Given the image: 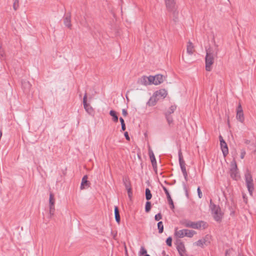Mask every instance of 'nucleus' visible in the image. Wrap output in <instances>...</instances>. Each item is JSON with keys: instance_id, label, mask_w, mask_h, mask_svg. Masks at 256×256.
<instances>
[{"instance_id": "10", "label": "nucleus", "mask_w": 256, "mask_h": 256, "mask_svg": "<svg viewBox=\"0 0 256 256\" xmlns=\"http://www.w3.org/2000/svg\"><path fill=\"white\" fill-rule=\"evenodd\" d=\"M124 184L128 191V195L130 198L132 195V190L130 186V182L128 177H124L122 179Z\"/></svg>"}, {"instance_id": "28", "label": "nucleus", "mask_w": 256, "mask_h": 256, "mask_svg": "<svg viewBox=\"0 0 256 256\" xmlns=\"http://www.w3.org/2000/svg\"><path fill=\"white\" fill-rule=\"evenodd\" d=\"M187 52L189 54H192L194 52V46L192 44L189 42L187 46Z\"/></svg>"}, {"instance_id": "55", "label": "nucleus", "mask_w": 256, "mask_h": 256, "mask_svg": "<svg viewBox=\"0 0 256 256\" xmlns=\"http://www.w3.org/2000/svg\"><path fill=\"white\" fill-rule=\"evenodd\" d=\"M166 256H168V255Z\"/></svg>"}, {"instance_id": "3", "label": "nucleus", "mask_w": 256, "mask_h": 256, "mask_svg": "<svg viewBox=\"0 0 256 256\" xmlns=\"http://www.w3.org/2000/svg\"><path fill=\"white\" fill-rule=\"evenodd\" d=\"M245 181L246 187L250 194L252 196V192L254 190V185L253 184V180L250 172L247 170L244 174Z\"/></svg>"}, {"instance_id": "18", "label": "nucleus", "mask_w": 256, "mask_h": 256, "mask_svg": "<svg viewBox=\"0 0 256 256\" xmlns=\"http://www.w3.org/2000/svg\"><path fill=\"white\" fill-rule=\"evenodd\" d=\"M64 25L69 28H71V16L70 13L68 14L64 18Z\"/></svg>"}, {"instance_id": "20", "label": "nucleus", "mask_w": 256, "mask_h": 256, "mask_svg": "<svg viewBox=\"0 0 256 256\" xmlns=\"http://www.w3.org/2000/svg\"><path fill=\"white\" fill-rule=\"evenodd\" d=\"M155 77V85H158L162 83L164 80V78L162 74H156L154 76Z\"/></svg>"}, {"instance_id": "17", "label": "nucleus", "mask_w": 256, "mask_h": 256, "mask_svg": "<svg viewBox=\"0 0 256 256\" xmlns=\"http://www.w3.org/2000/svg\"><path fill=\"white\" fill-rule=\"evenodd\" d=\"M168 10H172L176 6L175 0H164Z\"/></svg>"}, {"instance_id": "48", "label": "nucleus", "mask_w": 256, "mask_h": 256, "mask_svg": "<svg viewBox=\"0 0 256 256\" xmlns=\"http://www.w3.org/2000/svg\"><path fill=\"white\" fill-rule=\"evenodd\" d=\"M225 256H230L228 250H226L225 253Z\"/></svg>"}, {"instance_id": "46", "label": "nucleus", "mask_w": 256, "mask_h": 256, "mask_svg": "<svg viewBox=\"0 0 256 256\" xmlns=\"http://www.w3.org/2000/svg\"><path fill=\"white\" fill-rule=\"evenodd\" d=\"M182 174H183V176H184V179H185L186 181L187 182L188 180V173H187V172L183 173Z\"/></svg>"}, {"instance_id": "45", "label": "nucleus", "mask_w": 256, "mask_h": 256, "mask_svg": "<svg viewBox=\"0 0 256 256\" xmlns=\"http://www.w3.org/2000/svg\"><path fill=\"white\" fill-rule=\"evenodd\" d=\"M124 136H125L127 140H130V137H129L128 134V132H125L124 133Z\"/></svg>"}, {"instance_id": "11", "label": "nucleus", "mask_w": 256, "mask_h": 256, "mask_svg": "<svg viewBox=\"0 0 256 256\" xmlns=\"http://www.w3.org/2000/svg\"><path fill=\"white\" fill-rule=\"evenodd\" d=\"M154 94L159 100L160 99H164L165 98L166 96L168 93L165 89H160L159 90H157L154 92Z\"/></svg>"}, {"instance_id": "35", "label": "nucleus", "mask_w": 256, "mask_h": 256, "mask_svg": "<svg viewBox=\"0 0 256 256\" xmlns=\"http://www.w3.org/2000/svg\"><path fill=\"white\" fill-rule=\"evenodd\" d=\"M158 232L161 234L164 231V225L162 222H159L158 223Z\"/></svg>"}, {"instance_id": "29", "label": "nucleus", "mask_w": 256, "mask_h": 256, "mask_svg": "<svg viewBox=\"0 0 256 256\" xmlns=\"http://www.w3.org/2000/svg\"><path fill=\"white\" fill-rule=\"evenodd\" d=\"M185 236H188V238H192L194 236V235L196 234V232L193 230L185 229Z\"/></svg>"}, {"instance_id": "8", "label": "nucleus", "mask_w": 256, "mask_h": 256, "mask_svg": "<svg viewBox=\"0 0 256 256\" xmlns=\"http://www.w3.org/2000/svg\"><path fill=\"white\" fill-rule=\"evenodd\" d=\"M236 118L240 122L243 123L244 120L243 110L240 104H239L236 109Z\"/></svg>"}, {"instance_id": "32", "label": "nucleus", "mask_w": 256, "mask_h": 256, "mask_svg": "<svg viewBox=\"0 0 256 256\" xmlns=\"http://www.w3.org/2000/svg\"><path fill=\"white\" fill-rule=\"evenodd\" d=\"M176 106L175 105L172 106L166 112L165 114L170 115V114H172L176 109Z\"/></svg>"}, {"instance_id": "31", "label": "nucleus", "mask_w": 256, "mask_h": 256, "mask_svg": "<svg viewBox=\"0 0 256 256\" xmlns=\"http://www.w3.org/2000/svg\"><path fill=\"white\" fill-rule=\"evenodd\" d=\"M152 198V194L148 188L146 189V198L147 200H150Z\"/></svg>"}, {"instance_id": "12", "label": "nucleus", "mask_w": 256, "mask_h": 256, "mask_svg": "<svg viewBox=\"0 0 256 256\" xmlns=\"http://www.w3.org/2000/svg\"><path fill=\"white\" fill-rule=\"evenodd\" d=\"M178 160L182 172L183 173L186 172V164L183 159V156L180 151L178 152Z\"/></svg>"}, {"instance_id": "30", "label": "nucleus", "mask_w": 256, "mask_h": 256, "mask_svg": "<svg viewBox=\"0 0 256 256\" xmlns=\"http://www.w3.org/2000/svg\"><path fill=\"white\" fill-rule=\"evenodd\" d=\"M205 224H206V223L202 221H200V222H194V228L198 229V228H200L202 226H203L204 228Z\"/></svg>"}, {"instance_id": "19", "label": "nucleus", "mask_w": 256, "mask_h": 256, "mask_svg": "<svg viewBox=\"0 0 256 256\" xmlns=\"http://www.w3.org/2000/svg\"><path fill=\"white\" fill-rule=\"evenodd\" d=\"M158 100L156 96L154 94H153L152 96L150 98L148 101L147 102L146 104L148 106H154L156 104Z\"/></svg>"}, {"instance_id": "24", "label": "nucleus", "mask_w": 256, "mask_h": 256, "mask_svg": "<svg viewBox=\"0 0 256 256\" xmlns=\"http://www.w3.org/2000/svg\"><path fill=\"white\" fill-rule=\"evenodd\" d=\"M168 10L172 12L174 21L176 22L178 20V12L176 10V6H174L173 10Z\"/></svg>"}, {"instance_id": "15", "label": "nucleus", "mask_w": 256, "mask_h": 256, "mask_svg": "<svg viewBox=\"0 0 256 256\" xmlns=\"http://www.w3.org/2000/svg\"><path fill=\"white\" fill-rule=\"evenodd\" d=\"M22 86L26 93L29 92L32 86L30 82L26 80H22Z\"/></svg>"}, {"instance_id": "47", "label": "nucleus", "mask_w": 256, "mask_h": 256, "mask_svg": "<svg viewBox=\"0 0 256 256\" xmlns=\"http://www.w3.org/2000/svg\"><path fill=\"white\" fill-rule=\"evenodd\" d=\"M184 190L186 192V195L188 196V190H187V188H186V186L185 184H184Z\"/></svg>"}, {"instance_id": "14", "label": "nucleus", "mask_w": 256, "mask_h": 256, "mask_svg": "<svg viewBox=\"0 0 256 256\" xmlns=\"http://www.w3.org/2000/svg\"><path fill=\"white\" fill-rule=\"evenodd\" d=\"M148 154L152 167L154 169L156 170V161L154 154L150 148H149L148 149Z\"/></svg>"}, {"instance_id": "37", "label": "nucleus", "mask_w": 256, "mask_h": 256, "mask_svg": "<svg viewBox=\"0 0 256 256\" xmlns=\"http://www.w3.org/2000/svg\"><path fill=\"white\" fill-rule=\"evenodd\" d=\"M165 116H166V118L167 120L168 124L170 125L172 123L173 120H172V118L170 116V115H168V114H165Z\"/></svg>"}, {"instance_id": "52", "label": "nucleus", "mask_w": 256, "mask_h": 256, "mask_svg": "<svg viewBox=\"0 0 256 256\" xmlns=\"http://www.w3.org/2000/svg\"><path fill=\"white\" fill-rule=\"evenodd\" d=\"M162 254H165V252H164V251H163Z\"/></svg>"}, {"instance_id": "38", "label": "nucleus", "mask_w": 256, "mask_h": 256, "mask_svg": "<svg viewBox=\"0 0 256 256\" xmlns=\"http://www.w3.org/2000/svg\"><path fill=\"white\" fill-rule=\"evenodd\" d=\"M166 244L169 246H171L172 245V238L170 236H169L168 238L166 240Z\"/></svg>"}, {"instance_id": "53", "label": "nucleus", "mask_w": 256, "mask_h": 256, "mask_svg": "<svg viewBox=\"0 0 256 256\" xmlns=\"http://www.w3.org/2000/svg\"><path fill=\"white\" fill-rule=\"evenodd\" d=\"M1 47V46L0 45V48Z\"/></svg>"}, {"instance_id": "39", "label": "nucleus", "mask_w": 256, "mask_h": 256, "mask_svg": "<svg viewBox=\"0 0 256 256\" xmlns=\"http://www.w3.org/2000/svg\"><path fill=\"white\" fill-rule=\"evenodd\" d=\"M147 253L146 250L142 246L139 252L140 255H146Z\"/></svg>"}, {"instance_id": "50", "label": "nucleus", "mask_w": 256, "mask_h": 256, "mask_svg": "<svg viewBox=\"0 0 256 256\" xmlns=\"http://www.w3.org/2000/svg\"><path fill=\"white\" fill-rule=\"evenodd\" d=\"M250 142V141L248 140H246L245 143L246 144H248Z\"/></svg>"}, {"instance_id": "44", "label": "nucleus", "mask_w": 256, "mask_h": 256, "mask_svg": "<svg viewBox=\"0 0 256 256\" xmlns=\"http://www.w3.org/2000/svg\"><path fill=\"white\" fill-rule=\"evenodd\" d=\"M122 115L124 116H126L128 115V112H127V110L126 109H122Z\"/></svg>"}, {"instance_id": "54", "label": "nucleus", "mask_w": 256, "mask_h": 256, "mask_svg": "<svg viewBox=\"0 0 256 256\" xmlns=\"http://www.w3.org/2000/svg\"><path fill=\"white\" fill-rule=\"evenodd\" d=\"M16 1H17V2H18V0H16Z\"/></svg>"}, {"instance_id": "49", "label": "nucleus", "mask_w": 256, "mask_h": 256, "mask_svg": "<svg viewBox=\"0 0 256 256\" xmlns=\"http://www.w3.org/2000/svg\"><path fill=\"white\" fill-rule=\"evenodd\" d=\"M219 138H220V141L221 140H224L222 137V136H219Z\"/></svg>"}, {"instance_id": "36", "label": "nucleus", "mask_w": 256, "mask_h": 256, "mask_svg": "<svg viewBox=\"0 0 256 256\" xmlns=\"http://www.w3.org/2000/svg\"><path fill=\"white\" fill-rule=\"evenodd\" d=\"M120 120L121 126H122V130L124 131L126 129V124L124 123V120L122 117H120Z\"/></svg>"}, {"instance_id": "27", "label": "nucleus", "mask_w": 256, "mask_h": 256, "mask_svg": "<svg viewBox=\"0 0 256 256\" xmlns=\"http://www.w3.org/2000/svg\"><path fill=\"white\" fill-rule=\"evenodd\" d=\"M110 114L112 117V120L114 122H118V118L116 111L111 110L110 112Z\"/></svg>"}, {"instance_id": "34", "label": "nucleus", "mask_w": 256, "mask_h": 256, "mask_svg": "<svg viewBox=\"0 0 256 256\" xmlns=\"http://www.w3.org/2000/svg\"><path fill=\"white\" fill-rule=\"evenodd\" d=\"M148 84H155V77L154 76H147Z\"/></svg>"}, {"instance_id": "21", "label": "nucleus", "mask_w": 256, "mask_h": 256, "mask_svg": "<svg viewBox=\"0 0 256 256\" xmlns=\"http://www.w3.org/2000/svg\"><path fill=\"white\" fill-rule=\"evenodd\" d=\"M114 212L116 221L118 224H119L120 222V214L119 210L117 206H114Z\"/></svg>"}, {"instance_id": "9", "label": "nucleus", "mask_w": 256, "mask_h": 256, "mask_svg": "<svg viewBox=\"0 0 256 256\" xmlns=\"http://www.w3.org/2000/svg\"><path fill=\"white\" fill-rule=\"evenodd\" d=\"M86 99V94H85L83 98V104L84 108L89 114L92 115L94 114V110L92 107L87 103Z\"/></svg>"}, {"instance_id": "22", "label": "nucleus", "mask_w": 256, "mask_h": 256, "mask_svg": "<svg viewBox=\"0 0 256 256\" xmlns=\"http://www.w3.org/2000/svg\"><path fill=\"white\" fill-rule=\"evenodd\" d=\"M185 229L178 230V228H176L175 230L174 234L177 238H182L185 236Z\"/></svg>"}, {"instance_id": "33", "label": "nucleus", "mask_w": 256, "mask_h": 256, "mask_svg": "<svg viewBox=\"0 0 256 256\" xmlns=\"http://www.w3.org/2000/svg\"><path fill=\"white\" fill-rule=\"evenodd\" d=\"M152 207L151 202L148 200L146 203L145 211L146 212H148L150 210Z\"/></svg>"}, {"instance_id": "25", "label": "nucleus", "mask_w": 256, "mask_h": 256, "mask_svg": "<svg viewBox=\"0 0 256 256\" xmlns=\"http://www.w3.org/2000/svg\"><path fill=\"white\" fill-rule=\"evenodd\" d=\"M182 224L187 228H194V222H191L190 220H185Z\"/></svg>"}, {"instance_id": "16", "label": "nucleus", "mask_w": 256, "mask_h": 256, "mask_svg": "<svg viewBox=\"0 0 256 256\" xmlns=\"http://www.w3.org/2000/svg\"><path fill=\"white\" fill-rule=\"evenodd\" d=\"M220 144L224 156H226L228 153L227 144L224 140H221Z\"/></svg>"}, {"instance_id": "2", "label": "nucleus", "mask_w": 256, "mask_h": 256, "mask_svg": "<svg viewBox=\"0 0 256 256\" xmlns=\"http://www.w3.org/2000/svg\"><path fill=\"white\" fill-rule=\"evenodd\" d=\"M210 208L213 214L214 218L216 222H220L222 217L220 208L219 206H217L212 202V200H210Z\"/></svg>"}, {"instance_id": "23", "label": "nucleus", "mask_w": 256, "mask_h": 256, "mask_svg": "<svg viewBox=\"0 0 256 256\" xmlns=\"http://www.w3.org/2000/svg\"><path fill=\"white\" fill-rule=\"evenodd\" d=\"M89 184L88 181V176L86 175L84 176V177L82 178L81 185H80V188L82 190L84 189L85 188V186H88Z\"/></svg>"}, {"instance_id": "6", "label": "nucleus", "mask_w": 256, "mask_h": 256, "mask_svg": "<svg viewBox=\"0 0 256 256\" xmlns=\"http://www.w3.org/2000/svg\"><path fill=\"white\" fill-rule=\"evenodd\" d=\"M176 248L180 256H185L186 248L183 242L180 240H178L176 241Z\"/></svg>"}, {"instance_id": "40", "label": "nucleus", "mask_w": 256, "mask_h": 256, "mask_svg": "<svg viewBox=\"0 0 256 256\" xmlns=\"http://www.w3.org/2000/svg\"><path fill=\"white\" fill-rule=\"evenodd\" d=\"M162 216L160 213H158V214H156L154 216V220L156 221H158L159 220L162 219Z\"/></svg>"}, {"instance_id": "7", "label": "nucleus", "mask_w": 256, "mask_h": 256, "mask_svg": "<svg viewBox=\"0 0 256 256\" xmlns=\"http://www.w3.org/2000/svg\"><path fill=\"white\" fill-rule=\"evenodd\" d=\"M54 202L55 199L54 198V194L52 193H50L49 198L50 217H51L54 214V212L55 210Z\"/></svg>"}, {"instance_id": "43", "label": "nucleus", "mask_w": 256, "mask_h": 256, "mask_svg": "<svg viewBox=\"0 0 256 256\" xmlns=\"http://www.w3.org/2000/svg\"><path fill=\"white\" fill-rule=\"evenodd\" d=\"M245 154H246V152H245V150H241L240 158H241L242 159L244 158V157Z\"/></svg>"}, {"instance_id": "13", "label": "nucleus", "mask_w": 256, "mask_h": 256, "mask_svg": "<svg viewBox=\"0 0 256 256\" xmlns=\"http://www.w3.org/2000/svg\"><path fill=\"white\" fill-rule=\"evenodd\" d=\"M162 189L164 190L165 194L166 195V198L169 204L170 205V208L172 210H174V202L172 201V200L170 196V195L168 190V189L164 186H162Z\"/></svg>"}, {"instance_id": "26", "label": "nucleus", "mask_w": 256, "mask_h": 256, "mask_svg": "<svg viewBox=\"0 0 256 256\" xmlns=\"http://www.w3.org/2000/svg\"><path fill=\"white\" fill-rule=\"evenodd\" d=\"M140 84L147 86L148 84L147 76H143L140 78L138 82Z\"/></svg>"}, {"instance_id": "5", "label": "nucleus", "mask_w": 256, "mask_h": 256, "mask_svg": "<svg viewBox=\"0 0 256 256\" xmlns=\"http://www.w3.org/2000/svg\"><path fill=\"white\" fill-rule=\"evenodd\" d=\"M210 236L208 234L206 235L203 238L199 240L194 244L198 246L203 247L204 245H208L210 244Z\"/></svg>"}, {"instance_id": "42", "label": "nucleus", "mask_w": 256, "mask_h": 256, "mask_svg": "<svg viewBox=\"0 0 256 256\" xmlns=\"http://www.w3.org/2000/svg\"><path fill=\"white\" fill-rule=\"evenodd\" d=\"M197 192H198V198H201L202 196V192L200 190V187H198V188H197Z\"/></svg>"}, {"instance_id": "51", "label": "nucleus", "mask_w": 256, "mask_h": 256, "mask_svg": "<svg viewBox=\"0 0 256 256\" xmlns=\"http://www.w3.org/2000/svg\"><path fill=\"white\" fill-rule=\"evenodd\" d=\"M144 256H150L148 254H146V255H144Z\"/></svg>"}, {"instance_id": "41", "label": "nucleus", "mask_w": 256, "mask_h": 256, "mask_svg": "<svg viewBox=\"0 0 256 256\" xmlns=\"http://www.w3.org/2000/svg\"><path fill=\"white\" fill-rule=\"evenodd\" d=\"M18 7V2L16 1V0H14V2L13 4V8L14 9L16 10Z\"/></svg>"}, {"instance_id": "1", "label": "nucleus", "mask_w": 256, "mask_h": 256, "mask_svg": "<svg viewBox=\"0 0 256 256\" xmlns=\"http://www.w3.org/2000/svg\"><path fill=\"white\" fill-rule=\"evenodd\" d=\"M218 50L214 51L212 48H209L206 49V56L205 58L206 70L210 72L212 69V66L214 63V58L217 56Z\"/></svg>"}, {"instance_id": "4", "label": "nucleus", "mask_w": 256, "mask_h": 256, "mask_svg": "<svg viewBox=\"0 0 256 256\" xmlns=\"http://www.w3.org/2000/svg\"><path fill=\"white\" fill-rule=\"evenodd\" d=\"M230 176L232 178L238 180L240 178V175L238 172V168L236 163L232 164L230 172Z\"/></svg>"}]
</instances>
